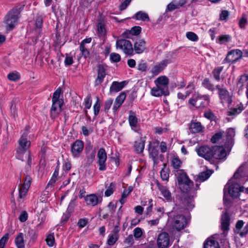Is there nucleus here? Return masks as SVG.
<instances>
[{
    "instance_id": "f257e3e1",
    "label": "nucleus",
    "mask_w": 248,
    "mask_h": 248,
    "mask_svg": "<svg viewBox=\"0 0 248 248\" xmlns=\"http://www.w3.org/2000/svg\"><path fill=\"white\" fill-rule=\"evenodd\" d=\"M210 102V98L208 95H202L195 93L189 99V103L196 108H205Z\"/></svg>"
},
{
    "instance_id": "f03ea898",
    "label": "nucleus",
    "mask_w": 248,
    "mask_h": 248,
    "mask_svg": "<svg viewBox=\"0 0 248 248\" xmlns=\"http://www.w3.org/2000/svg\"><path fill=\"white\" fill-rule=\"evenodd\" d=\"M20 11L17 8H14L9 12L5 17L4 22L6 29L12 30L17 24L20 16Z\"/></svg>"
},
{
    "instance_id": "7ed1b4c3",
    "label": "nucleus",
    "mask_w": 248,
    "mask_h": 248,
    "mask_svg": "<svg viewBox=\"0 0 248 248\" xmlns=\"http://www.w3.org/2000/svg\"><path fill=\"white\" fill-rule=\"evenodd\" d=\"M216 88L217 90L220 102L222 104H227L230 105L231 104L232 102V95L224 85H217L216 86Z\"/></svg>"
},
{
    "instance_id": "20e7f679",
    "label": "nucleus",
    "mask_w": 248,
    "mask_h": 248,
    "mask_svg": "<svg viewBox=\"0 0 248 248\" xmlns=\"http://www.w3.org/2000/svg\"><path fill=\"white\" fill-rule=\"evenodd\" d=\"M177 181L179 186L184 185L186 186V191H188L193 186V182L189 179L187 174L183 170H180L177 176Z\"/></svg>"
},
{
    "instance_id": "39448f33",
    "label": "nucleus",
    "mask_w": 248,
    "mask_h": 248,
    "mask_svg": "<svg viewBox=\"0 0 248 248\" xmlns=\"http://www.w3.org/2000/svg\"><path fill=\"white\" fill-rule=\"evenodd\" d=\"M228 190V193L233 198H236L239 196L240 192L244 191V187L240 186L237 183H228L225 186L224 192Z\"/></svg>"
},
{
    "instance_id": "423d86ee",
    "label": "nucleus",
    "mask_w": 248,
    "mask_h": 248,
    "mask_svg": "<svg viewBox=\"0 0 248 248\" xmlns=\"http://www.w3.org/2000/svg\"><path fill=\"white\" fill-rule=\"evenodd\" d=\"M116 47L122 49L126 55H131L133 54V49L131 42L125 39H120L116 41Z\"/></svg>"
},
{
    "instance_id": "0eeeda50",
    "label": "nucleus",
    "mask_w": 248,
    "mask_h": 248,
    "mask_svg": "<svg viewBox=\"0 0 248 248\" xmlns=\"http://www.w3.org/2000/svg\"><path fill=\"white\" fill-rule=\"evenodd\" d=\"M187 224L185 217L182 215H177L173 217L172 225L173 228L177 231H180L185 228Z\"/></svg>"
},
{
    "instance_id": "6e6552de",
    "label": "nucleus",
    "mask_w": 248,
    "mask_h": 248,
    "mask_svg": "<svg viewBox=\"0 0 248 248\" xmlns=\"http://www.w3.org/2000/svg\"><path fill=\"white\" fill-rule=\"evenodd\" d=\"M212 148L208 146H202L196 149L199 156L204 158L207 161H212Z\"/></svg>"
},
{
    "instance_id": "1a4fd4ad",
    "label": "nucleus",
    "mask_w": 248,
    "mask_h": 248,
    "mask_svg": "<svg viewBox=\"0 0 248 248\" xmlns=\"http://www.w3.org/2000/svg\"><path fill=\"white\" fill-rule=\"evenodd\" d=\"M28 134V130L26 128L21 138L18 140L19 147L17 149V152H22L27 150L29 148L31 142L27 139Z\"/></svg>"
},
{
    "instance_id": "9d476101",
    "label": "nucleus",
    "mask_w": 248,
    "mask_h": 248,
    "mask_svg": "<svg viewBox=\"0 0 248 248\" xmlns=\"http://www.w3.org/2000/svg\"><path fill=\"white\" fill-rule=\"evenodd\" d=\"M157 245L159 248H168L170 245V238L166 232L160 233L157 237Z\"/></svg>"
},
{
    "instance_id": "9b49d317",
    "label": "nucleus",
    "mask_w": 248,
    "mask_h": 248,
    "mask_svg": "<svg viewBox=\"0 0 248 248\" xmlns=\"http://www.w3.org/2000/svg\"><path fill=\"white\" fill-rule=\"evenodd\" d=\"M98 164L100 170H105L106 169L107 153L104 148H100L97 153Z\"/></svg>"
},
{
    "instance_id": "f8f14e48",
    "label": "nucleus",
    "mask_w": 248,
    "mask_h": 248,
    "mask_svg": "<svg viewBox=\"0 0 248 248\" xmlns=\"http://www.w3.org/2000/svg\"><path fill=\"white\" fill-rule=\"evenodd\" d=\"M84 148V143L82 141L77 140L71 146V153L74 157H78L82 153Z\"/></svg>"
},
{
    "instance_id": "ddd939ff",
    "label": "nucleus",
    "mask_w": 248,
    "mask_h": 248,
    "mask_svg": "<svg viewBox=\"0 0 248 248\" xmlns=\"http://www.w3.org/2000/svg\"><path fill=\"white\" fill-rule=\"evenodd\" d=\"M212 161L213 159H221L227 155L226 150L221 146H216L212 147Z\"/></svg>"
},
{
    "instance_id": "4468645a",
    "label": "nucleus",
    "mask_w": 248,
    "mask_h": 248,
    "mask_svg": "<svg viewBox=\"0 0 248 248\" xmlns=\"http://www.w3.org/2000/svg\"><path fill=\"white\" fill-rule=\"evenodd\" d=\"M243 53L239 49L232 50L229 52L225 60L229 62H234L242 56Z\"/></svg>"
},
{
    "instance_id": "2eb2a0df",
    "label": "nucleus",
    "mask_w": 248,
    "mask_h": 248,
    "mask_svg": "<svg viewBox=\"0 0 248 248\" xmlns=\"http://www.w3.org/2000/svg\"><path fill=\"white\" fill-rule=\"evenodd\" d=\"M213 173V170H207L205 171L200 172L195 180L196 189H199V185L201 183L208 179Z\"/></svg>"
},
{
    "instance_id": "dca6fc26",
    "label": "nucleus",
    "mask_w": 248,
    "mask_h": 248,
    "mask_svg": "<svg viewBox=\"0 0 248 248\" xmlns=\"http://www.w3.org/2000/svg\"><path fill=\"white\" fill-rule=\"evenodd\" d=\"M237 88L238 91H242L244 88H246V94L248 99V75H242L237 84Z\"/></svg>"
},
{
    "instance_id": "f3484780",
    "label": "nucleus",
    "mask_w": 248,
    "mask_h": 248,
    "mask_svg": "<svg viewBox=\"0 0 248 248\" xmlns=\"http://www.w3.org/2000/svg\"><path fill=\"white\" fill-rule=\"evenodd\" d=\"M85 201L88 206H94L102 202V198L93 194L85 197Z\"/></svg>"
},
{
    "instance_id": "a211bd4d",
    "label": "nucleus",
    "mask_w": 248,
    "mask_h": 248,
    "mask_svg": "<svg viewBox=\"0 0 248 248\" xmlns=\"http://www.w3.org/2000/svg\"><path fill=\"white\" fill-rule=\"evenodd\" d=\"M91 38H86L80 44L79 49L82 55L85 58L88 57L90 55V52L88 50V45L91 43Z\"/></svg>"
},
{
    "instance_id": "6ab92c4d",
    "label": "nucleus",
    "mask_w": 248,
    "mask_h": 248,
    "mask_svg": "<svg viewBox=\"0 0 248 248\" xmlns=\"http://www.w3.org/2000/svg\"><path fill=\"white\" fill-rule=\"evenodd\" d=\"M168 63L167 60H164L156 63L151 69L152 74L154 76L157 75L165 69Z\"/></svg>"
},
{
    "instance_id": "aec40b11",
    "label": "nucleus",
    "mask_w": 248,
    "mask_h": 248,
    "mask_svg": "<svg viewBox=\"0 0 248 248\" xmlns=\"http://www.w3.org/2000/svg\"><path fill=\"white\" fill-rule=\"evenodd\" d=\"M159 141H157V142H150L149 144L148 150L149 155L154 162L158 157L159 152L157 147Z\"/></svg>"
},
{
    "instance_id": "412c9836",
    "label": "nucleus",
    "mask_w": 248,
    "mask_h": 248,
    "mask_svg": "<svg viewBox=\"0 0 248 248\" xmlns=\"http://www.w3.org/2000/svg\"><path fill=\"white\" fill-rule=\"evenodd\" d=\"M106 70L102 65H99L98 66L97 76L95 80V85L98 86L103 82L106 76Z\"/></svg>"
},
{
    "instance_id": "4be33fe9",
    "label": "nucleus",
    "mask_w": 248,
    "mask_h": 248,
    "mask_svg": "<svg viewBox=\"0 0 248 248\" xmlns=\"http://www.w3.org/2000/svg\"><path fill=\"white\" fill-rule=\"evenodd\" d=\"M145 41L142 39L137 40L134 44V48L135 52L140 54L144 52L146 49Z\"/></svg>"
},
{
    "instance_id": "5701e85b",
    "label": "nucleus",
    "mask_w": 248,
    "mask_h": 248,
    "mask_svg": "<svg viewBox=\"0 0 248 248\" xmlns=\"http://www.w3.org/2000/svg\"><path fill=\"white\" fill-rule=\"evenodd\" d=\"M221 229L225 232H228L229 230L230 224V217L227 213H225L222 215L221 217Z\"/></svg>"
},
{
    "instance_id": "b1692460",
    "label": "nucleus",
    "mask_w": 248,
    "mask_h": 248,
    "mask_svg": "<svg viewBox=\"0 0 248 248\" xmlns=\"http://www.w3.org/2000/svg\"><path fill=\"white\" fill-rule=\"evenodd\" d=\"M126 94L125 93H121L119 96H118L115 101L113 107V110L114 113H116L118 109L121 106L125 99Z\"/></svg>"
},
{
    "instance_id": "393cba45",
    "label": "nucleus",
    "mask_w": 248,
    "mask_h": 248,
    "mask_svg": "<svg viewBox=\"0 0 248 248\" xmlns=\"http://www.w3.org/2000/svg\"><path fill=\"white\" fill-rule=\"evenodd\" d=\"M52 103V106L50 110V115L52 118H55L61 111L62 103Z\"/></svg>"
},
{
    "instance_id": "a878e982",
    "label": "nucleus",
    "mask_w": 248,
    "mask_h": 248,
    "mask_svg": "<svg viewBox=\"0 0 248 248\" xmlns=\"http://www.w3.org/2000/svg\"><path fill=\"white\" fill-rule=\"evenodd\" d=\"M157 186L164 198L168 201H170L171 200V194L168 188L162 186L158 182L157 183Z\"/></svg>"
},
{
    "instance_id": "bb28decb",
    "label": "nucleus",
    "mask_w": 248,
    "mask_h": 248,
    "mask_svg": "<svg viewBox=\"0 0 248 248\" xmlns=\"http://www.w3.org/2000/svg\"><path fill=\"white\" fill-rule=\"evenodd\" d=\"M218 242L215 240L214 237H209L204 243V248H219Z\"/></svg>"
},
{
    "instance_id": "cd10ccee",
    "label": "nucleus",
    "mask_w": 248,
    "mask_h": 248,
    "mask_svg": "<svg viewBox=\"0 0 248 248\" xmlns=\"http://www.w3.org/2000/svg\"><path fill=\"white\" fill-rule=\"evenodd\" d=\"M184 207L186 209H191L194 206L193 196H187L183 201Z\"/></svg>"
},
{
    "instance_id": "c85d7f7f",
    "label": "nucleus",
    "mask_w": 248,
    "mask_h": 248,
    "mask_svg": "<svg viewBox=\"0 0 248 248\" xmlns=\"http://www.w3.org/2000/svg\"><path fill=\"white\" fill-rule=\"evenodd\" d=\"M125 85L126 82L124 81L121 82L114 81L112 82L110 87V91L118 92L120 91L125 86Z\"/></svg>"
},
{
    "instance_id": "c756f323",
    "label": "nucleus",
    "mask_w": 248,
    "mask_h": 248,
    "mask_svg": "<svg viewBox=\"0 0 248 248\" xmlns=\"http://www.w3.org/2000/svg\"><path fill=\"white\" fill-rule=\"evenodd\" d=\"M145 140L142 139L135 141L134 142V149L135 151L138 153H141L144 148Z\"/></svg>"
},
{
    "instance_id": "7c9ffc66",
    "label": "nucleus",
    "mask_w": 248,
    "mask_h": 248,
    "mask_svg": "<svg viewBox=\"0 0 248 248\" xmlns=\"http://www.w3.org/2000/svg\"><path fill=\"white\" fill-rule=\"evenodd\" d=\"M129 115L128 117V122L129 125L133 129L136 127L138 124V119L136 117L135 112L130 110L129 111Z\"/></svg>"
},
{
    "instance_id": "2f4dec72",
    "label": "nucleus",
    "mask_w": 248,
    "mask_h": 248,
    "mask_svg": "<svg viewBox=\"0 0 248 248\" xmlns=\"http://www.w3.org/2000/svg\"><path fill=\"white\" fill-rule=\"evenodd\" d=\"M169 79L166 76H160L155 80V85H161L163 87H168L169 84Z\"/></svg>"
},
{
    "instance_id": "473e14b6",
    "label": "nucleus",
    "mask_w": 248,
    "mask_h": 248,
    "mask_svg": "<svg viewBox=\"0 0 248 248\" xmlns=\"http://www.w3.org/2000/svg\"><path fill=\"white\" fill-rule=\"evenodd\" d=\"M15 242L17 248H25L24 234L19 233L16 237Z\"/></svg>"
},
{
    "instance_id": "72a5a7b5",
    "label": "nucleus",
    "mask_w": 248,
    "mask_h": 248,
    "mask_svg": "<svg viewBox=\"0 0 248 248\" xmlns=\"http://www.w3.org/2000/svg\"><path fill=\"white\" fill-rule=\"evenodd\" d=\"M246 164L243 163L239 167L237 171L235 172L233 175V177L236 179H238L240 177L244 176L245 175V172L246 170Z\"/></svg>"
},
{
    "instance_id": "f704fd0d",
    "label": "nucleus",
    "mask_w": 248,
    "mask_h": 248,
    "mask_svg": "<svg viewBox=\"0 0 248 248\" xmlns=\"http://www.w3.org/2000/svg\"><path fill=\"white\" fill-rule=\"evenodd\" d=\"M189 129L192 133H198L202 131V126L199 122L192 123L189 125Z\"/></svg>"
},
{
    "instance_id": "c9c22d12",
    "label": "nucleus",
    "mask_w": 248,
    "mask_h": 248,
    "mask_svg": "<svg viewBox=\"0 0 248 248\" xmlns=\"http://www.w3.org/2000/svg\"><path fill=\"white\" fill-rule=\"evenodd\" d=\"M188 90H187L185 93H178V97L182 100H184L187 96H188L192 92L193 90L194 89L193 85L189 84L187 86L186 88Z\"/></svg>"
},
{
    "instance_id": "e433bc0d",
    "label": "nucleus",
    "mask_w": 248,
    "mask_h": 248,
    "mask_svg": "<svg viewBox=\"0 0 248 248\" xmlns=\"http://www.w3.org/2000/svg\"><path fill=\"white\" fill-rule=\"evenodd\" d=\"M182 162L177 157H173L171 159V165L175 170H179L182 166Z\"/></svg>"
},
{
    "instance_id": "4c0bfd02",
    "label": "nucleus",
    "mask_w": 248,
    "mask_h": 248,
    "mask_svg": "<svg viewBox=\"0 0 248 248\" xmlns=\"http://www.w3.org/2000/svg\"><path fill=\"white\" fill-rule=\"evenodd\" d=\"M118 239V235L117 232L115 231L114 233L109 235L108 239L107 241V243L108 245H113Z\"/></svg>"
},
{
    "instance_id": "58836bf2",
    "label": "nucleus",
    "mask_w": 248,
    "mask_h": 248,
    "mask_svg": "<svg viewBox=\"0 0 248 248\" xmlns=\"http://www.w3.org/2000/svg\"><path fill=\"white\" fill-rule=\"evenodd\" d=\"M223 67L222 66L217 67L215 68L212 72L214 78L217 81H219L220 79V74L223 70Z\"/></svg>"
},
{
    "instance_id": "ea45409f",
    "label": "nucleus",
    "mask_w": 248,
    "mask_h": 248,
    "mask_svg": "<svg viewBox=\"0 0 248 248\" xmlns=\"http://www.w3.org/2000/svg\"><path fill=\"white\" fill-rule=\"evenodd\" d=\"M202 86L211 91H214V85L211 82L209 79L208 78H205L204 79L202 82Z\"/></svg>"
},
{
    "instance_id": "a19ab883",
    "label": "nucleus",
    "mask_w": 248,
    "mask_h": 248,
    "mask_svg": "<svg viewBox=\"0 0 248 248\" xmlns=\"http://www.w3.org/2000/svg\"><path fill=\"white\" fill-rule=\"evenodd\" d=\"M136 18L138 20H141L142 21H149V17L147 14L140 11L136 15Z\"/></svg>"
},
{
    "instance_id": "79ce46f5",
    "label": "nucleus",
    "mask_w": 248,
    "mask_h": 248,
    "mask_svg": "<svg viewBox=\"0 0 248 248\" xmlns=\"http://www.w3.org/2000/svg\"><path fill=\"white\" fill-rule=\"evenodd\" d=\"M244 109L243 107H239L237 108H233L227 111L228 116H235L240 113Z\"/></svg>"
},
{
    "instance_id": "37998d69",
    "label": "nucleus",
    "mask_w": 248,
    "mask_h": 248,
    "mask_svg": "<svg viewBox=\"0 0 248 248\" xmlns=\"http://www.w3.org/2000/svg\"><path fill=\"white\" fill-rule=\"evenodd\" d=\"M61 90L60 88L57 89L54 93L52 97V102L63 103L62 100L59 99Z\"/></svg>"
},
{
    "instance_id": "c03bdc74",
    "label": "nucleus",
    "mask_w": 248,
    "mask_h": 248,
    "mask_svg": "<svg viewBox=\"0 0 248 248\" xmlns=\"http://www.w3.org/2000/svg\"><path fill=\"white\" fill-rule=\"evenodd\" d=\"M29 188L23 185H19V197L20 198H24L26 196Z\"/></svg>"
},
{
    "instance_id": "a18cd8bd",
    "label": "nucleus",
    "mask_w": 248,
    "mask_h": 248,
    "mask_svg": "<svg viewBox=\"0 0 248 248\" xmlns=\"http://www.w3.org/2000/svg\"><path fill=\"white\" fill-rule=\"evenodd\" d=\"M166 164H164V167L160 171L161 178L163 181H168L169 178V173L165 170Z\"/></svg>"
},
{
    "instance_id": "49530a36",
    "label": "nucleus",
    "mask_w": 248,
    "mask_h": 248,
    "mask_svg": "<svg viewBox=\"0 0 248 248\" xmlns=\"http://www.w3.org/2000/svg\"><path fill=\"white\" fill-rule=\"evenodd\" d=\"M151 94L154 96L158 97L163 95H166L165 93L162 92L161 90H158L156 88V87H153L151 91Z\"/></svg>"
},
{
    "instance_id": "de8ad7c7",
    "label": "nucleus",
    "mask_w": 248,
    "mask_h": 248,
    "mask_svg": "<svg viewBox=\"0 0 248 248\" xmlns=\"http://www.w3.org/2000/svg\"><path fill=\"white\" fill-rule=\"evenodd\" d=\"M97 31L100 35H104L105 34L106 30L104 27V23L102 21H100L97 24Z\"/></svg>"
},
{
    "instance_id": "09e8293b",
    "label": "nucleus",
    "mask_w": 248,
    "mask_h": 248,
    "mask_svg": "<svg viewBox=\"0 0 248 248\" xmlns=\"http://www.w3.org/2000/svg\"><path fill=\"white\" fill-rule=\"evenodd\" d=\"M244 224V222L243 220H239L237 221L235 224V228L234 229V232L235 233H239L240 234V233L241 232H240V230L242 228Z\"/></svg>"
},
{
    "instance_id": "8fccbe9b",
    "label": "nucleus",
    "mask_w": 248,
    "mask_h": 248,
    "mask_svg": "<svg viewBox=\"0 0 248 248\" xmlns=\"http://www.w3.org/2000/svg\"><path fill=\"white\" fill-rule=\"evenodd\" d=\"M186 36L189 40L192 41H197L198 40V36L193 32H187Z\"/></svg>"
},
{
    "instance_id": "3c124183",
    "label": "nucleus",
    "mask_w": 248,
    "mask_h": 248,
    "mask_svg": "<svg viewBox=\"0 0 248 248\" xmlns=\"http://www.w3.org/2000/svg\"><path fill=\"white\" fill-rule=\"evenodd\" d=\"M46 243L49 247H52L55 242L54 235L52 234H49L47 236L46 239Z\"/></svg>"
},
{
    "instance_id": "603ef678",
    "label": "nucleus",
    "mask_w": 248,
    "mask_h": 248,
    "mask_svg": "<svg viewBox=\"0 0 248 248\" xmlns=\"http://www.w3.org/2000/svg\"><path fill=\"white\" fill-rule=\"evenodd\" d=\"M110 59L113 62H117L121 60V56L118 53H112L110 55Z\"/></svg>"
},
{
    "instance_id": "864d4df0",
    "label": "nucleus",
    "mask_w": 248,
    "mask_h": 248,
    "mask_svg": "<svg viewBox=\"0 0 248 248\" xmlns=\"http://www.w3.org/2000/svg\"><path fill=\"white\" fill-rule=\"evenodd\" d=\"M95 156V151L94 150H92L90 153H88V155H87V158L88 159V163L89 164H91L93 159H94Z\"/></svg>"
},
{
    "instance_id": "5fc2aeb1",
    "label": "nucleus",
    "mask_w": 248,
    "mask_h": 248,
    "mask_svg": "<svg viewBox=\"0 0 248 248\" xmlns=\"http://www.w3.org/2000/svg\"><path fill=\"white\" fill-rule=\"evenodd\" d=\"M113 99L111 98H110L108 100H107L106 101H105L104 104V111L106 113H107L110 108L112 103H113Z\"/></svg>"
},
{
    "instance_id": "6e6d98bb",
    "label": "nucleus",
    "mask_w": 248,
    "mask_h": 248,
    "mask_svg": "<svg viewBox=\"0 0 248 248\" xmlns=\"http://www.w3.org/2000/svg\"><path fill=\"white\" fill-rule=\"evenodd\" d=\"M133 233L134 236L136 238H140L142 235V230L141 228L137 227L134 230Z\"/></svg>"
},
{
    "instance_id": "4d7b16f0",
    "label": "nucleus",
    "mask_w": 248,
    "mask_h": 248,
    "mask_svg": "<svg viewBox=\"0 0 248 248\" xmlns=\"http://www.w3.org/2000/svg\"><path fill=\"white\" fill-rule=\"evenodd\" d=\"M100 108V104L99 103V98L98 97H97V100L93 106L94 114L95 116H97L98 114Z\"/></svg>"
},
{
    "instance_id": "13d9d810",
    "label": "nucleus",
    "mask_w": 248,
    "mask_h": 248,
    "mask_svg": "<svg viewBox=\"0 0 248 248\" xmlns=\"http://www.w3.org/2000/svg\"><path fill=\"white\" fill-rule=\"evenodd\" d=\"M141 28L139 26H135L131 28L130 30V32L131 35H138L141 32Z\"/></svg>"
},
{
    "instance_id": "bf43d9fd",
    "label": "nucleus",
    "mask_w": 248,
    "mask_h": 248,
    "mask_svg": "<svg viewBox=\"0 0 248 248\" xmlns=\"http://www.w3.org/2000/svg\"><path fill=\"white\" fill-rule=\"evenodd\" d=\"M92 99L90 95L87 96L84 99V105L85 107L87 109H89L91 108L92 106Z\"/></svg>"
},
{
    "instance_id": "052dcab7",
    "label": "nucleus",
    "mask_w": 248,
    "mask_h": 248,
    "mask_svg": "<svg viewBox=\"0 0 248 248\" xmlns=\"http://www.w3.org/2000/svg\"><path fill=\"white\" fill-rule=\"evenodd\" d=\"M247 19L245 16H243L239 22V26L241 29H245V26L247 24Z\"/></svg>"
},
{
    "instance_id": "680f3d73",
    "label": "nucleus",
    "mask_w": 248,
    "mask_h": 248,
    "mask_svg": "<svg viewBox=\"0 0 248 248\" xmlns=\"http://www.w3.org/2000/svg\"><path fill=\"white\" fill-rule=\"evenodd\" d=\"M222 136V133L221 132H218L215 134L211 138V141L215 143L220 140Z\"/></svg>"
},
{
    "instance_id": "e2e57ef3",
    "label": "nucleus",
    "mask_w": 248,
    "mask_h": 248,
    "mask_svg": "<svg viewBox=\"0 0 248 248\" xmlns=\"http://www.w3.org/2000/svg\"><path fill=\"white\" fill-rule=\"evenodd\" d=\"M131 1L132 0H125L124 2H122L119 6L120 10L122 11L125 10Z\"/></svg>"
},
{
    "instance_id": "0e129e2a",
    "label": "nucleus",
    "mask_w": 248,
    "mask_h": 248,
    "mask_svg": "<svg viewBox=\"0 0 248 248\" xmlns=\"http://www.w3.org/2000/svg\"><path fill=\"white\" fill-rule=\"evenodd\" d=\"M9 235L5 234L0 240V248H4L5 243L8 239Z\"/></svg>"
},
{
    "instance_id": "69168bd1",
    "label": "nucleus",
    "mask_w": 248,
    "mask_h": 248,
    "mask_svg": "<svg viewBox=\"0 0 248 248\" xmlns=\"http://www.w3.org/2000/svg\"><path fill=\"white\" fill-rule=\"evenodd\" d=\"M28 217V213H27L26 211H23L21 212V214L20 215L19 217V219L21 222H24L27 220Z\"/></svg>"
},
{
    "instance_id": "338daca9",
    "label": "nucleus",
    "mask_w": 248,
    "mask_h": 248,
    "mask_svg": "<svg viewBox=\"0 0 248 248\" xmlns=\"http://www.w3.org/2000/svg\"><path fill=\"white\" fill-rule=\"evenodd\" d=\"M7 78L11 81H16L19 78V76L16 73H11L8 75Z\"/></svg>"
},
{
    "instance_id": "774afa93",
    "label": "nucleus",
    "mask_w": 248,
    "mask_h": 248,
    "mask_svg": "<svg viewBox=\"0 0 248 248\" xmlns=\"http://www.w3.org/2000/svg\"><path fill=\"white\" fill-rule=\"evenodd\" d=\"M229 16V12L227 10H223L220 14V20H225Z\"/></svg>"
}]
</instances>
